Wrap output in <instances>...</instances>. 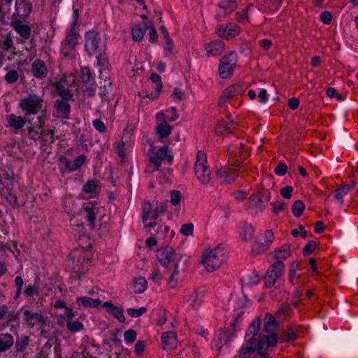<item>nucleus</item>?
Returning a JSON list of instances; mask_svg holds the SVG:
<instances>
[{
	"mask_svg": "<svg viewBox=\"0 0 358 358\" xmlns=\"http://www.w3.org/2000/svg\"><path fill=\"white\" fill-rule=\"evenodd\" d=\"M305 209V205L301 200H297L294 202L292 210L294 216L300 217Z\"/></svg>",
	"mask_w": 358,
	"mask_h": 358,
	"instance_id": "nucleus-45",
	"label": "nucleus"
},
{
	"mask_svg": "<svg viewBox=\"0 0 358 358\" xmlns=\"http://www.w3.org/2000/svg\"><path fill=\"white\" fill-rule=\"evenodd\" d=\"M317 247V243L314 241H310L303 249V254L304 255H308L314 252Z\"/></svg>",
	"mask_w": 358,
	"mask_h": 358,
	"instance_id": "nucleus-57",
	"label": "nucleus"
},
{
	"mask_svg": "<svg viewBox=\"0 0 358 358\" xmlns=\"http://www.w3.org/2000/svg\"><path fill=\"white\" fill-rule=\"evenodd\" d=\"M28 120L26 119L25 116H17L14 114H10L7 116V122L8 126L15 129V131H18L21 129L27 122Z\"/></svg>",
	"mask_w": 358,
	"mask_h": 358,
	"instance_id": "nucleus-23",
	"label": "nucleus"
},
{
	"mask_svg": "<svg viewBox=\"0 0 358 358\" xmlns=\"http://www.w3.org/2000/svg\"><path fill=\"white\" fill-rule=\"evenodd\" d=\"M3 40L0 43V46L1 49L4 51H8L11 49H15L13 36L10 32L7 33L6 35L3 36Z\"/></svg>",
	"mask_w": 358,
	"mask_h": 358,
	"instance_id": "nucleus-33",
	"label": "nucleus"
},
{
	"mask_svg": "<svg viewBox=\"0 0 358 358\" xmlns=\"http://www.w3.org/2000/svg\"><path fill=\"white\" fill-rule=\"evenodd\" d=\"M206 163L207 157L206 153L199 151L194 164V174L199 182L203 185H207L211 178V173Z\"/></svg>",
	"mask_w": 358,
	"mask_h": 358,
	"instance_id": "nucleus-5",
	"label": "nucleus"
},
{
	"mask_svg": "<svg viewBox=\"0 0 358 358\" xmlns=\"http://www.w3.org/2000/svg\"><path fill=\"white\" fill-rule=\"evenodd\" d=\"M181 200V193L178 190H173L171 192V204L176 206L180 203Z\"/></svg>",
	"mask_w": 358,
	"mask_h": 358,
	"instance_id": "nucleus-59",
	"label": "nucleus"
},
{
	"mask_svg": "<svg viewBox=\"0 0 358 358\" xmlns=\"http://www.w3.org/2000/svg\"><path fill=\"white\" fill-rule=\"evenodd\" d=\"M85 155H80L78 156L72 164V170H77L78 169L80 168L85 162Z\"/></svg>",
	"mask_w": 358,
	"mask_h": 358,
	"instance_id": "nucleus-60",
	"label": "nucleus"
},
{
	"mask_svg": "<svg viewBox=\"0 0 358 358\" xmlns=\"http://www.w3.org/2000/svg\"><path fill=\"white\" fill-rule=\"evenodd\" d=\"M146 28L147 27L143 29L138 25L134 26L131 31L132 38L134 41L137 42L141 41L144 36Z\"/></svg>",
	"mask_w": 358,
	"mask_h": 358,
	"instance_id": "nucleus-42",
	"label": "nucleus"
},
{
	"mask_svg": "<svg viewBox=\"0 0 358 358\" xmlns=\"http://www.w3.org/2000/svg\"><path fill=\"white\" fill-rule=\"evenodd\" d=\"M83 210L85 213V218L88 221L91 229H94L95 227L94 221L96 218L94 208L92 206H87L83 208Z\"/></svg>",
	"mask_w": 358,
	"mask_h": 358,
	"instance_id": "nucleus-36",
	"label": "nucleus"
},
{
	"mask_svg": "<svg viewBox=\"0 0 358 358\" xmlns=\"http://www.w3.org/2000/svg\"><path fill=\"white\" fill-rule=\"evenodd\" d=\"M85 50L89 56H95L98 63L101 64V52L105 49V44L102 41L100 34L95 30H90L86 32Z\"/></svg>",
	"mask_w": 358,
	"mask_h": 358,
	"instance_id": "nucleus-2",
	"label": "nucleus"
},
{
	"mask_svg": "<svg viewBox=\"0 0 358 358\" xmlns=\"http://www.w3.org/2000/svg\"><path fill=\"white\" fill-rule=\"evenodd\" d=\"M166 119L170 122L176 120L178 118L177 109L176 107H171L166 110Z\"/></svg>",
	"mask_w": 358,
	"mask_h": 358,
	"instance_id": "nucleus-56",
	"label": "nucleus"
},
{
	"mask_svg": "<svg viewBox=\"0 0 358 358\" xmlns=\"http://www.w3.org/2000/svg\"><path fill=\"white\" fill-rule=\"evenodd\" d=\"M97 183L95 180H88L83 187L85 193H94L96 192Z\"/></svg>",
	"mask_w": 358,
	"mask_h": 358,
	"instance_id": "nucleus-49",
	"label": "nucleus"
},
{
	"mask_svg": "<svg viewBox=\"0 0 358 358\" xmlns=\"http://www.w3.org/2000/svg\"><path fill=\"white\" fill-rule=\"evenodd\" d=\"M156 257L162 266L173 268L176 263L179 262L180 269L185 271L187 268L186 262L182 259L180 256H178L175 250L171 246H166L157 250Z\"/></svg>",
	"mask_w": 358,
	"mask_h": 358,
	"instance_id": "nucleus-3",
	"label": "nucleus"
},
{
	"mask_svg": "<svg viewBox=\"0 0 358 358\" xmlns=\"http://www.w3.org/2000/svg\"><path fill=\"white\" fill-rule=\"evenodd\" d=\"M231 333L229 332V331L227 329L224 328L221 330V333L219 335V338H218L220 345H217L218 349L221 348L223 344L227 343L229 341V339L231 338Z\"/></svg>",
	"mask_w": 358,
	"mask_h": 358,
	"instance_id": "nucleus-47",
	"label": "nucleus"
},
{
	"mask_svg": "<svg viewBox=\"0 0 358 358\" xmlns=\"http://www.w3.org/2000/svg\"><path fill=\"white\" fill-rule=\"evenodd\" d=\"M270 245L271 244L264 239H263V238L258 236L256 238L255 243L252 249V255L255 256L266 251V250H268Z\"/></svg>",
	"mask_w": 358,
	"mask_h": 358,
	"instance_id": "nucleus-27",
	"label": "nucleus"
},
{
	"mask_svg": "<svg viewBox=\"0 0 358 358\" xmlns=\"http://www.w3.org/2000/svg\"><path fill=\"white\" fill-rule=\"evenodd\" d=\"M224 258V250L216 248L212 250H206L203 252L200 262L205 266L208 272H213L220 267Z\"/></svg>",
	"mask_w": 358,
	"mask_h": 358,
	"instance_id": "nucleus-4",
	"label": "nucleus"
},
{
	"mask_svg": "<svg viewBox=\"0 0 358 358\" xmlns=\"http://www.w3.org/2000/svg\"><path fill=\"white\" fill-rule=\"evenodd\" d=\"M19 79V73L16 70L9 71L4 76V80L8 84H14Z\"/></svg>",
	"mask_w": 358,
	"mask_h": 358,
	"instance_id": "nucleus-48",
	"label": "nucleus"
},
{
	"mask_svg": "<svg viewBox=\"0 0 358 358\" xmlns=\"http://www.w3.org/2000/svg\"><path fill=\"white\" fill-rule=\"evenodd\" d=\"M261 324H262V320L259 317H257L255 320H253V322L250 325V327L248 329V333L245 336L246 340H248V338H250L251 337L255 338V336L259 332Z\"/></svg>",
	"mask_w": 358,
	"mask_h": 358,
	"instance_id": "nucleus-30",
	"label": "nucleus"
},
{
	"mask_svg": "<svg viewBox=\"0 0 358 358\" xmlns=\"http://www.w3.org/2000/svg\"><path fill=\"white\" fill-rule=\"evenodd\" d=\"M183 301L188 303L194 309L200 307L202 299L199 293L195 290L185 292L182 296Z\"/></svg>",
	"mask_w": 358,
	"mask_h": 358,
	"instance_id": "nucleus-20",
	"label": "nucleus"
},
{
	"mask_svg": "<svg viewBox=\"0 0 358 358\" xmlns=\"http://www.w3.org/2000/svg\"><path fill=\"white\" fill-rule=\"evenodd\" d=\"M150 80L153 83H156L155 89H156L157 94L155 95V97H157L159 95V94L160 93L161 90L162 88V81H161V78L157 73H152L150 75Z\"/></svg>",
	"mask_w": 358,
	"mask_h": 358,
	"instance_id": "nucleus-50",
	"label": "nucleus"
},
{
	"mask_svg": "<svg viewBox=\"0 0 358 358\" xmlns=\"http://www.w3.org/2000/svg\"><path fill=\"white\" fill-rule=\"evenodd\" d=\"M31 73L34 78L43 80L48 75V69L45 62L41 59H36L31 64Z\"/></svg>",
	"mask_w": 358,
	"mask_h": 358,
	"instance_id": "nucleus-15",
	"label": "nucleus"
},
{
	"mask_svg": "<svg viewBox=\"0 0 358 358\" xmlns=\"http://www.w3.org/2000/svg\"><path fill=\"white\" fill-rule=\"evenodd\" d=\"M19 108L24 113L25 117L29 115H36L39 113L46 112V105L42 96L34 93L28 94L20 99Z\"/></svg>",
	"mask_w": 358,
	"mask_h": 358,
	"instance_id": "nucleus-1",
	"label": "nucleus"
},
{
	"mask_svg": "<svg viewBox=\"0 0 358 358\" xmlns=\"http://www.w3.org/2000/svg\"><path fill=\"white\" fill-rule=\"evenodd\" d=\"M238 26L236 24H222L217 29V33L220 37L229 39L238 34Z\"/></svg>",
	"mask_w": 358,
	"mask_h": 358,
	"instance_id": "nucleus-19",
	"label": "nucleus"
},
{
	"mask_svg": "<svg viewBox=\"0 0 358 358\" xmlns=\"http://www.w3.org/2000/svg\"><path fill=\"white\" fill-rule=\"evenodd\" d=\"M124 337L127 343H132L136 338V332L134 329H128L124 332Z\"/></svg>",
	"mask_w": 358,
	"mask_h": 358,
	"instance_id": "nucleus-55",
	"label": "nucleus"
},
{
	"mask_svg": "<svg viewBox=\"0 0 358 358\" xmlns=\"http://www.w3.org/2000/svg\"><path fill=\"white\" fill-rule=\"evenodd\" d=\"M185 271H182L180 269V264H179V262H176V264H175V266L174 268H173V272L169 278V287L171 289H174L179 280H180V278L178 276V275L179 274V273L180 272H184Z\"/></svg>",
	"mask_w": 358,
	"mask_h": 358,
	"instance_id": "nucleus-28",
	"label": "nucleus"
},
{
	"mask_svg": "<svg viewBox=\"0 0 358 358\" xmlns=\"http://www.w3.org/2000/svg\"><path fill=\"white\" fill-rule=\"evenodd\" d=\"M218 6L224 11L225 14H229L236 9L237 4L234 0H223L218 4Z\"/></svg>",
	"mask_w": 358,
	"mask_h": 358,
	"instance_id": "nucleus-34",
	"label": "nucleus"
},
{
	"mask_svg": "<svg viewBox=\"0 0 358 358\" xmlns=\"http://www.w3.org/2000/svg\"><path fill=\"white\" fill-rule=\"evenodd\" d=\"M10 27L24 40L29 38L31 29L27 24H24L20 20L10 22Z\"/></svg>",
	"mask_w": 358,
	"mask_h": 358,
	"instance_id": "nucleus-22",
	"label": "nucleus"
},
{
	"mask_svg": "<svg viewBox=\"0 0 358 358\" xmlns=\"http://www.w3.org/2000/svg\"><path fill=\"white\" fill-rule=\"evenodd\" d=\"M24 316V321L30 327L36 326H43L45 321L41 313H33L29 310H24L23 312Z\"/></svg>",
	"mask_w": 358,
	"mask_h": 358,
	"instance_id": "nucleus-18",
	"label": "nucleus"
},
{
	"mask_svg": "<svg viewBox=\"0 0 358 358\" xmlns=\"http://www.w3.org/2000/svg\"><path fill=\"white\" fill-rule=\"evenodd\" d=\"M255 230L252 225H245L240 232L243 241L251 240L254 236Z\"/></svg>",
	"mask_w": 358,
	"mask_h": 358,
	"instance_id": "nucleus-39",
	"label": "nucleus"
},
{
	"mask_svg": "<svg viewBox=\"0 0 358 358\" xmlns=\"http://www.w3.org/2000/svg\"><path fill=\"white\" fill-rule=\"evenodd\" d=\"M206 49L208 56L214 57L222 53L224 50V44L221 40H216L208 43Z\"/></svg>",
	"mask_w": 358,
	"mask_h": 358,
	"instance_id": "nucleus-24",
	"label": "nucleus"
},
{
	"mask_svg": "<svg viewBox=\"0 0 358 358\" xmlns=\"http://www.w3.org/2000/svg\"><path fill=\"white\" fill-rule=\"evenodd\" d=\"M14 344V337L9 333H0V353L6 352Z\"/></svg>",
	"mask_w": 358,
	"mask_h": 358,
	"instance_id": "nucleus-26",
	"label": "nucleus"
},
{
	"mask_svg": "<svg viewBox=\"0 0 358 358\" xmlns=\"http://www.w3.org/2000/svg\"><path fill=\"white\" fill-rule=\"evenodd\" d=\"M162 341L165 350H172L176 345V335L174 332L169 331L162 335Z\"/></svg>",
	"mask_w": 358,
	"mask_h": 358,
	"instance_id": "nucleus-25",
	"label": "nucleus"
},
{
	"mask_svg": "<svg viewBox=\"0 0 358 358\" xmlns=\"http://www.w3.org/2000/svg\"><path fill=\"white\" fill-rule=\"evenodd\" d=\"M80 78L83 83L90 84L93 81L92 75L89 67H82L80 70Z\"/></svg>",
	"mask_w": 358,
	"mask_h": 358,
	"instance_id": "nucleus-41",
	"label": "nucleus"
},
{
	"mask_svg": "<svg viewBox=\"0 0 358 358\" xmlns=\"http://www.w3.org/2000/svg\"><path fill=\"white\" fill-rule=\"evenodd\" d=\"M66 328L71 333H76L84 329V325L78 321L69 320L66 323Z\"/></svg>",
	"mask_w": 358,
	"mask_h": 358,
	"instance_id": "nucleus-43",
	"label": "nucleus"
},
{
	"mask_svg": "<svg viewBox=\"0 0 358 358\" xmlns=\"http://www.w3.org/2000/svg\"><path fill=\"white\" fill-rule=\"evenodd\" d=\"M229 169L227 168L220 169L217 171V176L220 178H224L227 183H231L235 179L234 177H229Z\"/></svg>",
	"mask_w": 358,
	"mask_h": 358,
	"instance_id": "nucleus-51",
	"label": "nucleus"
},
{
	"mask_svg": "<svg viewBox=\"0 0 358 358\" xmlns=\"http://www.w3.org/2000/svg\"><path fill=\"white\" fill-rule=\"evenodd\" d=\"M136 293H142L147 289V280L144 277H139L134 280Z\"/></svg>",
	"mask_w": 358,
	"mask_h": 358,
	"instance_id": "nucleus-37",
	"label": "nucleus"
},
{
	"mask_svg": "<svg viewBox=\"0 0 358 358\" xmlns=\"http://www.w3.org/2000/svg\"><path fill=\"white\" fill-rule=\"evenodd\" d=\"M107 311L115 317L119 322L124 323L125 317L123 314V308L121 307L114 306L112 309H108Z\"/></svg>",
	"mask_w": 358,
	"mask_h": 358,
	"instance_id": "nucleus-40",
	"label": "nucleus"
},
{
	"mask_svg": "<svg viewBox=\"0 0 358 358\" xmlns=\"http://www.w3.org/2000/svg\"><path fill=\"white\" fill-rule=\"evenodd\" d=\"M247 342L249 346H243L239 351V356L241 358L250 357L256 350L261 351L264 349L265 343L264 341L251 337L248 338Z\"/></svg>",
	"mask_w": 358,
	"mask_h": 358,
	"instance_id": "nucleus-13",
	"label": "nucleus"
},
{
	"mask_svg": "<svg viewBox=\"0 0 358 358\" xmlns=\"http://www.w3.org/2000/svg\"><path fill=\"white\" fill-rule=\"evenodd\" d=\"M30 341V338L27 335H22L20 337L17 338L15 343V348L16 352H24L27 346L29 345Z\"/></svg>",
	"mask_w": 358,
	"mask_h": 358,
	"instance_id": "nucleus-29",
	"label": "nucleus"
},
{
	"mask_svg": "<svg viewBox=\"0 0 358 358\" xmlns=\"http://www.w3.org/2000/svg\"><path fill=\"white\" fill-rule=\"evenodd\" d=\"M15 285L17 287V290H16L15 294L14 296V299H17L20 297V296L21 294L22 287L23 286V280L22 278V277L17 276L15 278Z\"/></svg>",
	"mask_w": 358,
	"mask_h": 358,
	"instance_id": "nucleus-58",
	"label": "nucleus"
},
{
	"mask_svg": "<svg viewBox=\"0 0 358 358\" xmlns=\"http://www.w3.org/2000/svg\"><path fill=\"white\" fill-rule=\"evenodd\" d=\"M284 266L283 262L278 260L269 267L265 275V285L267 287H272L282 275Z\"/></svg>",
	"mask_w": 358,
	"mask_h": 358,
	"instance_id": "nucleus-10",
	"label": "nucleus"
},
{
	"mask_svg": "<svg viewBox=\"0 0 358 358\" xmlns=\"http://www.w3.org/2000/svg\"><path fill=\"white\" fill-rule=\"evenodd\" d=\"M78 304L83 305L84 307H97L101 304V301L99 299H92L87 296H82L77 298Z\"/></svg>",
	"mask_w": 358,
	"mask_h": 358,
	"instance_id": "nucleus-31",
	"label": "nucleus"
},
{
	"mask_svg": "<svg viewBox=\"0 0 358 358\" xmlns=\"http://www.w3.org/2000/svg\"><path fill=\"white\" fill-rule=\"evenodd\" d=\"M271 199V193L266 191L262 192L261 194L257 197L256 201V206L262 210L265 208L264 203H267Z\"/></svg>",
	"mask_w": 358,
	"mask_h": 358,
	"instance_id": "nucleus-38",
	"label": "nucleus"
},
{
	"mask_svg": "<svg viewBox=\"0 0 358 358\" xmlns=\"http://www.w3.org/2000/svg\"><path fill=\"white\" fill-rule=\"evenodd\" d=\"M296 338V334L292 331H282L280 334V338L285 342H289L290 341L294 340Z\"/></svg>",
	"mask_w": 358,
	"mask_h": 358,
	"instance_id": "nucleus-61",
	"label": "nucleus"
},
{
	"mask_svg": "<svg viewBox=\"0 0 358 358\" xmlns=\"http://www.w3.org/2000/svg\"><path fill=\"white\" fill-rule=\"evenodd\" d=\"M27 122L31 124L27 128L28 137L34 141L41 138L45 134V115L38 116L35 123H32L31 120H28Z\"/></svg>",
	"mask_w": 358,
	"mask_h": 358,
	"instance_id": "nucleus-9",
	"label": "nucleus"
},
{
	"mask_svg": "<svg viewBox=\"0 0 358 358\" xmlns=\"http://www.w3.org/2000/svg\"><path fill=\"white\" fill-rule=\"evenodd\" d=\"M238 126V123L227 117V120L222 119L215 127V132L220 136H224L225 134H230L232 129Z\"/></svg>",
	"mask_w": 358,
	"mask_h": 358,
	"instance_id": "nucleus-17",
	"label": "nucleus"
},
{
	"mask_svg": "<svg viewBox=\"0 0 358 358\" xmlns=\"http://www.w3.org/2000/svg\"><path fill=\"white\" fill-rule=\"evenodd\" d=\"M38 294V291L37 287L32 285H29L24 291V294L27 297L33 296L34 295H37Z\"/></svg>",
	"mask_w": 358,
	"mask_h": 358,
	"instance_id": "nucleus-62",
	"label": "nucleus"
},
{
	"mask_svg": "<svg viewBox=\"0 0 358 358\" xmlns=\"http://www.w3.org/2000/svg\"><path fill=\"white\" fill-rule=\"evenodd\" d=\"M32 11V3L29 0H15L13 16L21 19L27 18Z\"/></svg>",
	"mask_w": 358,
	"mask_h": 358,
	"instance_id": "nucleus-14",
	"label": "nucleus"
},
{
	"mask_svg": "<svg viewBox=\"0 0 358 358\" xmlns=\"http://www.w3.org/2000/svg\"><path fill=\"white\" fill-rule=\"evenodd\" d=\"M147 311V308L145 307H141L138 309L136 308H129L127 309V313L131 317H138L142 315L143 313H145Z\"/></svg>",
	"mask_w": 358,
	"mask_h": 358,
	"instance_id": "nucleus-54",
	"label": "nucleus"
},
{
	"mask_svg": "<svg viewBox=\"0 0 358 358\" xmlns=\"http://www.w3.org/2000/svg\"><path fill=\"white\" fill-rule=\"evenodd\" d=\"M56 90L57 94L61 97L60 99H64V100H70L73 101V94H71V91L64 87L62 85L58 84L56 86Z\"/></svg>",
	"mask_w": 358,
	"mask_h": 358,
	"instance_id": "nucleus-35",
	"label": "nucleus"
},
{
	"mask_svg": "<svg viewBox=\"0 0 358 358\" xmlns=\"http://www.w3.org/2000/svg\"><path fill=\"white\" fill-rule=\"evenodd\" d=\"M291 254V250L289 245H283L278 250L275 251V257L277 259H286L289 257Z\"/></svg>",
	"mask_w": 358,
	"mask_h": 358,
	"instance_id": "nucleus-44",
	"label": "nucleus"
},
{
	"mask_svg": "<svg viewBox=\"0 0 358 358\" xmlns=\"http://www.w3.org/2000/svg\"><path fill=\"white\" fill-rule=\"evenodd\" d=\"M241 91V86L238 85H232L228 87L224 92L229 96L233 97Z\"/></svg>",
	"mask_w": 358,
	"mask_h": 358,
	"instance_id": "nucleus-52",
	"label": "nucleus"
},
{
	"mask_svg": "<svg viewBox=\"0 0 358 358\" xmlns=\"http://www.w3.org/2000/svg\"><path fill=\"white\" fill-rule=\"evenodd\" d=\"M349 187L347 186H342V185L334 191V199L340 204H343V197L348 194Z\"/></svg>",
	"mask_w": 358,
	"mask_h": 358,
	"instance_id": "nucleus-32",
	"label": "nucleus"
},
{
	"mask_svg": "<svg viewBox=\"0 0 358 358\" xmlns=\"http://www.w3.org/2000/svg\"><path fill=\"white\" fill-rule=\"evenodd\" d=\"M292 191L293 187L287 185L280 189V195L286 199H289L292 197Z\"/></svg>",
	"mask_w": 358,
	"mask_h": 358,
	"instance_id": "nucleus-64",
	"label": "nucleus"
},
{
	"mask_svg": "<svg viewBox=\"0 0 358 358\" xmlns=\"http://www.w3.org/2000/svg\"><path fill=\"white\" fill-rule=\"evenodd\" d=\"M142 212L141 218L143 225L145 228H155L157 227V216L154 214L155 208H153L149 201H144L141 205Z\"/></svg>",
	"mask_w": 358,
	"mask_h": 358,
	"instance_id": "nucleus-8",
	"label": "nucleus"
},
{
	"mask_svg": "<svg viewBox=\"0 0 358 358\" xmlns=\"http://www.w3.org/2000/svg\"><path fill=\"white\" fill-rule=\"evenodd\" d=\"M69 101L60 99L55 101L53 108L57 113L55 115L56 117L63 119L70 118L71 106L69 103Z\"/></svg>",
	"mask_w": 358,
	"mask_h": 358,
	"instance_id": "nucleus-16",
	"label": "nucleus"
},
{
	"mask_svg": "<svg viewBox=\"0 0 358 358\" xmlns=\"http://www.w3.org/2000/svg\"><path fill=\"white\" fill-rule=\"evenodd\" d=\"M237 55L234 52H229L224 55L219 64L220 76L224 79L229 77L236 66Z\"/></svg>",
	"mask_w": 358,
	"mask_h": 358,
	"instance_id": "nucleus-6",
	"label": "nucleus"
},
{
	"mask_svg": "<svg viewBox=\"0 0 358 358\" xmlns=\"http://www.w3.org/2000/svg\"><path fill=\"white\" fill-rule=\"evenodd\" d=\"M157 117L163 120L162 122L159 124L155 128L157 134L159 138L168 137L171 133V127L168 124L167 121L164 120V113H159Z\"/></svg>",
	"mask_w": 358,
	"mask_h": 358,
	"instance_id": "nucleus-21",
	"label": "nucleus"
},
{
	"mask_svg": "<svg viewBox=\"0 0 358 358\" xmlns=\"http://www.w3.org/2000/svg\"><path fill=\"white\" fill-rule=\"evenodd\" d=\"M111 84L112 83L110 82H108V85L105 84L103 86L100 87L101 92L99 94L102 102L109 101L110 91L109 90L108 87H110Z\"/></svg>",
	"mask_w": 358,
	"mask_h": 358,
	"instance_id": "nucleus-46",
	"label": "nucleus"
},
{
	"mask_svg": "<svg viewBox=\"0 0 358 358\" xmlns=\"http://www.w3.org/2000/svg\"><path fill=\"white\" fill-rule=\"evenodd\" d=\"M75 27H71L65 39V43L62 48V53L64 57H71L76 45L78 44V34L74 30Z\"/></svg>",
	"mask_w": 358,
	"mask_h": 358,
	"instance_id": "nucleus-12",
	"label": "nucleus"
},
{
	"mask_svg": "<svg viewBox=\"0 0 358 358\" xmlns=\"http://www.w3.org/2000/svg\"><path fill=\"white\" fill-rule=\"evenodd\" d=\"M279 324H264V330L259 336V339L264 341L267 347H273L276 345L278 339V335L275 333V329Z\"/></svg>",
	"mask_w": 358,
	"mask_h": 358,
	"instance_id": "nucleus-11",
	"label": "nucleus"
},
{
	"mask_svg": "<svg viewBox=\"0 0 358 358\" xmlns=\"http://www.w3.org/2000/svg\"><path fill=\"white\" fill-rule=\"evenodd\" d=\"M194 225L192 223H186L182 225L180 232L185 236H189L193 234Z\"/></svg>",
	"mask_w": 358,
	"mask_h": 358,
	"instance_id": "nucleus-53",
	"label": "nucleus"
},
{
	"mask_svg": "<svg viewBox=\"0 0 358 358\" xmlns=\"http://www.w3.org/2000/svg\"><path fill=\"white\" fill-rule=\"evenodd\" d=\"M169 147L167 145L161 147L157 152L152 151L149 155V162L155 167V170H159L162 161L166 160L171 164L173 160V155L169 154Z\"/></svg>",
	"mask_w": 358,
	"mask_h": 358,
	"instance_id": "nucleus-7",
	"label": "nucleus"
},
{
	"mask_svg": "<svg viewBox=\"0 0 358 358\" xmlns=\"http://www.w3.org/2000/svg\"><path fill=\"white\" fill-rule=\"evenodd\" d=\"M271 205L273 206V213L274 214H278L279 212L284 210L285 203L283 201H275L274 203H272Z\"/></svg>",
	"mask_w": 358,
	"mask_h": 358,
	"instance_id": "nucleus-63",
	"label": "nucleus"
}]
</instances>
